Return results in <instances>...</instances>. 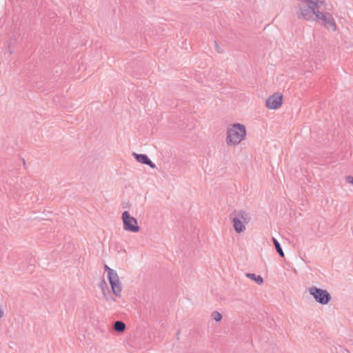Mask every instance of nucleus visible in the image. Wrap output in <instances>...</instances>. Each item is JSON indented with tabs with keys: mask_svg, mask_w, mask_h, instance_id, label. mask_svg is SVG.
<instances>
[{
	"mask_svg": "<svg viewBox=\"0 0 353 353\" xmlns=\"http://www.w3.org/2000/svg\"><path fill=\"white\" fill-rule=\"evenodd\" d=\"M297 1V18L306 21L313 20L321 8L320 0H296Z\"/></svg>",
	"mask_w": 353,
	"mask_h": 353,
	"instance_id": "f257e3e1",
	"label": "nucleus"
},
{
	"mask_svg": "<svg viewBox=\"0 0 353 353\" xmlns=\"http://www.w3.org/2000/svg\"><path fill=\"white\" fill-rule=\"evenodd\" d=\"M246 136V128L243 124L236 123L228 128L226 143L228 145H235L243 141Z\"/></svg>",
	"mask_w": 353,
	"mask_h": 353,
	"instance_id": "f03ea898",
	"label": "nucleus"
},
{
	"mask_svg": "<svg viewBox=\"0 0 353 353\" xmlns=\"http://www.w3.org/2000/svg\"><path fill=\"white\" fill-rule=\"evenodd\" d=\"M230 219H232L234 231L239 234L245 230V227L243 222L247 224L251 219L250 214L243 210H234L230 214Z\"/></svg>",
	"mask_w": 353,
	"mask_h": 353,
	"instance_id": "7ed1b4c3",
	"label": "nucleus"
},
{
	"mask_svg": "<svg viewBox=\"0 0 353 353\" xmlns=\"http://www.w3.org/2000/svg\"><path fill=\"white\" fill-rule=\"evenodd\" d=\"M308 292L321 305H327L331 301V294L326 290L312 286L308 288Z\"/></svg>",
	"mask_w": 353,
	"mask_h": 353,
	"instance_id": "20e7f679",
	"label": "nucleus"
},
{
	"mask_svg": "<svg viewBox=\"0 0 353 353\" xmlns=\"http://www.w3.org/2000/svg\"><path fill=\"white\" fill-rule=\"evenodd\" d=\"M321 21V24L325 28L329 29L330 27L333 31H336L337 26L332 15L327 12H320L319 10L316 14L313 21Z\"/></svg>",
	"mask_w": 353,
	"mask_h": 353,
	"instance_id": "39448f33",
	"label": "nucleus"
},
{
	"mask_svg": "<svg viewBox=\"0 0 353 353\" xmlns=\"http://www.w3.org/2000/svg\"><path fill=\"white\" fill-rule=\"evenodd\" d=\"M121 219L123 224V229L125 231L131 232H138L140 227L138 225L137 219L132 216L128 211H124L121 215Z\"/></svg>",
	"mask_w": 353,
	"mask_h": 353,
	"instance_id": "423d86ee",
	"label": "nucleus"
},
{
	"mask_svg": "<svg viewBox=\"0 0 353 353\" xmlns=\"http://www.w3.org/2000/svg\"><path fill=\"white\" fill-rule=\"evenodd\" d=\"M283 103V95L279 92H275L270 96L265 101L266 107L269 109L276 110L279 108Z\"/></svg>",
	"mask_w": 353,
	"mask_h": 353,
	"instance_id": "0eeeda50",
	"label": "nucleus"
},
{
	"mask_svg": "<svg viewBox=\"0 0 353 353\" xmlns=\"http://www.w3.org/2000/svg\"><path fill=\"white\" fill-rule=\"evenodd\" d=\"M109 283L110 285L112 293L118 297L121 296L122 290L121 283L119 281V278L117 274L108 277Z\"/></svg>",
	"mask_w": 353,
	"mask_h": 353,
	"instance_id": "6e6552de",
	"label": "nucleus"
},
{
	"mask_svg": "<svg viewBox=\"0 0 353 353\" xmlns=\"http://www.w3.org/2000/svg\"><path fill=\"white\" fill-rule=\"evenodd\" d=\"M99 286L101 289L103 296L105 297V299L107 301H110V300H112L113 301H116V299L111 296L109 287L105 280H102L101 281Z\"/></svg>",
	"mask_w": 353,
	"mask_h": 353,
	"instance_id": "1a4fd4ad",
	"label": "nucleus"
},
{
	"mask_svg": "<svg viewBox=\"0 0 353 353\" xmlns=\"http://www.w3.org/2000/svg\"><path fill=\"white\" fill-rule=\"evenodd\" d=\"M114 331L122 333L125 330L126 325L122 321H116L113 324Z\"/></svg>",
	"mask_w": 353,
	"mask_h": 353,
	"instance_id": "9d476101",
	"label": "nucleus"
},
{
	"mask_svg": "<svg viewBox=\"0 0 353 353\" xmlns=\"http://www.w3.org/2000/svg\"><path fill=\"white\" fill-rule=\"evenodd\" d=\"M132 155L138 162L145 165L150 159L146 154H137L136 152H133Z\"/></svg>",
	"mask_w": 353,
	"mask_h": 353,
	"instance_id": "9b49d317",
	"label": "nucleus"
},
{
	"mask_svg": "<svg viewBox=\"0 0 353 353\" xmlns=\"http://www.w3.org/2000/svg\"><path fill=\"white\" fill-rule=\"evenodd\" d=\"M245 276L254 281L257 284L261 285L263 283V279L261 275H256L253 273H246Z\"/></svg>",
	"mask_w": 353,
	"mask_h": 353,
	"instance_id": "f8f14e48",
	"label": "nucleus"
},
{
	"mask_svg": "<svg viewBox=\"0 0 353 353\" xmlns=\"http://www.w3.org/2000/svg\"><path fill=\"white\" fill-rule=\"evenodd\" d=\"M272 242L277 253L279 254L281 257L284 258L285 254L279 241L275 238L272 237Z\"/></svg>",
	"mask_w": 353,
	"mask_h": 353,
	"instance_id": "ddd939ff",
	"label": "nucleus"
},
{
	"mask_svg": "<svg viewBox=\"0 0 353 353\" xmlns=\"http://www.w3.org/2000/svg\"><path fill=\"white\" fill-rule=\"evenodd\" d=\"M212 318L216 322H219L221 321L223 316L222 314L218 312V311H214L212 313Z\"/></svg>",
	"mask_w": 353,
	"mask_h": 353,
	"instance_id": "4468645a",
	"label": "nucleus"
},
{
	"mask_svg": "<svg viewBox=\"0 0 353 353\" xmlns=\"http://www.w3.org/2000/svg\"><path fill=\"white\" fill-rule=\"evenodd\" d=\"M104 270H105V272H107L108 274V277L110 276H112V275H114L116 274H117L114 270H112V268H110L109 266H108L107 265H105L104 266Z\"/></svg>",
	"mask_w": 353,
	"mask_h": 353,
	"instance_id": "2eb2a0df",
	"label": "nucleus"
},
{
	"mask_svg": "<svg viewBox=\"0 0 353 353\" xmlns=\"http://www.w3.org/2000/svg\"><path fill=\"white\" fill-rule=\"evenodd\" d=\"M345 180H346V181L348 183H350V184L353 185V176H347L345 177Z\"/></svg>",
	"mask_w": 353,
	"mask_h": 353,
	"instance_id": "dca6fc26",
	"label": "nucleus"
},
{
	"mask_svg": "<svg viewBox=\"0 0 353 353\" xmlns=\"http://www.w3.org/2000/svg\"><path fill=\"white\" fill-rule=\"evenodd\" d=\"M214 46H215V48H216V51L219 53H223V51L221 50V48L219 47V44L217 43V42L216 41H214Z\"/></svg>",
	"mask_w": 353,
	"mask_h": 353,
	"instance_id": "f3484780",
	"label": "nucleus"
},
{
	"mask_svg": "<svg viewBox=\"0 0 353 353\" xmlns=\"http://www.w3.org/2000/svg\"><path fill=\"white\" fill-rule=\"evenodd\" d=\"M145 165H149L151 168L156 167L155 164L150 159L148 160Z\"/></svg>",
	"mask_w": 353,
	"mask_h": 353,
	"instance_id": "a211bd4d",
	"label": "nucleus"
},
{
	"mask_svg": "<svg viewBox=\"0 0 353 353\" xmlns=\"http://www.w3.org/2000/svg\"><path fill=\"white\" fill-rule=\"evenodd\" d=\"M3 316V311L0 308V318Z\"/></svg>",
	"mask_w": 353,
	"mask_h": 353,
	"instance_id": "6ab92c4d",
	"label": "nucleus"
}]
</instances>
